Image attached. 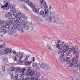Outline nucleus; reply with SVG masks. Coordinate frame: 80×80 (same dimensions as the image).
Segmentation results:
<instances>
[{
	"label": "nucleus",
	"instance_id": "obj_1",
	"mask_svg": "<svg viewBox=\"0 0 80 80\" xmlns=\"http://www.w3.org/2000/svg\"><path fill=\"white\" fill-rule=\"evenodd\" d=\"M14 23L13 22H12L11 21L9 22L8 23V26L7 27V28L9 31H12V32L14 33H16V29L17 31H19L21 33H23V28L21 27V25H20L18 27L17 26L14 24Z\"/></svg>",
	"mask_w": 80,
	"mask_h": 80
},
{
	"label": "nucleus",
	"instance_id": "obj_2",
	"mask_svg": "<svg viewBox=\"0 0 80 80\" xmlns=\"http://www.w3.org/2000/svg\"><path fill=\"white\" fill-rule=\"evenodd\" d=\"M63 43L61 44L60 45L59 44H58L56 45V47L58 48V49L59 50V52H60L61 50H62L61 51V52H62V53H65L66 52H67L68 50L71 52H72L73 50H74L75 48L74 47H72L71 48H69V46H68L66 44H64L63 46Z\"/></svg>",
	"mask_w": 80,
	"mask_h": 80
},
{
	"label": "nucleus",
	"instance_id": "obj_3",
	"mask_svg": "<svg viewBox=\"0 0 80 80\" xmlns=\"http://www.w3.org/2000/svg\"><path fill=\"white\" fill-rule=\"evenodd\" d=\"M12 15H11V18H9V20L12 21H8V22H13L14 23V24L15 25L18 27V30H19L18 29V27H19L20 25H22V23H20V22L18 21V20H21V18H19V17H17V12H14V13H12Z\"/></svg>",
	"mask_w": 80,
	"mask_h": 80
},
{
	"label": "nucleus",
	"instance_id": "obj_4",
	"mask_svg": "<svg viewBox=\"0 0 80 80\" xmlns=\"http://www.w3.org/2000/svg\"><path fill=\"white\" fill-rule=\"evenodd\" d=\"M33 67L36 68L38 70H40V68L44 69L46 70H48L50 68L48 66L45 65L44 63L40 62L39 63H33L32 65Z\"/></svg>",
	"mask_w": 80,
	"mask_h": 80
},
{
	"label": "nucleus",
	"instance_id": "obj_5",
	"mask_svg": "<svg viewBox=\"0 0 80 80\" xmlns=\"http://www.w3.org/2000/svg\"><path fill=\"white\" fill-rule=\"evenodd\" d=\"M32 25V23H29L28 22H25L24 20H23L22 22V24L21 25V27L23 28H23L25 30H28L30 29L31 31L33 30V27H30L29 26Z\"/></svg>",
	"mask_w": 80,
	"mask_h": 80
},
{
	"label": "nucleus",
	"instance_id": "obj_6",
	"mask_svg": "<svg viewBox=\"0 0 80 80\" xmlns=\"http://www.w3.org/2000/svg\"><path fill=\"white\" fill-rule=\"evenodd\" d=\"M27 76H30V77H35L34 78L31 77L30 78L31 80H38V78L40 76L37 75V71L34 72L33 71H30L27 73L26 74Z\"/></svg>",
	"mask_w": 80,
	"mask_h": 80
},
{
	"label": "nucleus",
	"instance_id": "obj_7",
	"mask_svg": "<svg viewBox=\"0 0 80 80\" xmlns=\"http://www.w3.org/2000/svg\"><path fill=\"white\" fill-rule=\"evenodd\" d=\"M4 53L5 55L8 54L9 53L10 54H11L12 53V49L11 48L9 49V48H5L4 50H1L0 51V55H3L4 54Z\"/></svg>",
	"mask_w": 80,
	"mask_h": 80
},
{
	"label": "nucleus",
	"instance_id": "obj_8",
	"mask_svg": "<svg viewBox=\"0 0 80 80\" xmlns=\"http://www.w3.org/2000/svg\"><path fill=\"white\" fill-rule=\"evenodd\" d=\"M16 15H17V17H19V18H21V20H18V22L22 20V18H23L24 20H27V17L25 16V14H22V12H16Z\"/></svg>",
	"mask_w": 80,
	"mask_h": 80
},
{
	"label": "nucleus",
	"instance_id": "obj_9",
	"mask_svg": "<svg viewBox=\"0 0 80 80\" xmlns=\"http://www.w3.org/2000/svg\"><path fill=\"white\" fill-rule=\"evenodd\" d=\"M69 59L70 58L68 57L65 58H61V60L65 62H67V64L68 65L70 64V67H72L73 66V63L72 62V61H71V60H70Z\"/></svg>",
	"mask_w": 80,
	"mask_h": 80
},
{
	"label": "nucleus",
	"instance_id": "obj_10",
	"mask_svg": "<svg viewBox=\"0 0 80 80\" xmlns=\"http://www.w3.org/2000/svg\"><path fill=\"white\" fill-rule=\"evenodd\" d=\"M8 5H9V8L10 7V9H11V12L12 13H17L18 12L17 11V10H16V9L14 7V6H13V5H10L9 4H8Z\"/></svg>",
	"mask_w": 80,
	"mask_h": 80
},
{
	"label": "nucleus",
	"instance_id": "obj_11",
	"mask_svg": "<svg viewBox=\"0 0 80 80\" xmlns=\"http://www.w3.org/2000/svg\"><path fill=\"white\" fill-rule=\"evenodd\" d=\"M8 3H6V4L5 5V6H1V8L2 9H3V10H5L4 8H6V10H9V5H8Z\"/></svg>",
	"mask_w": 80,
	"mask_h": 80
},
{
	"label": "nucleus",
	"instance_id": "obj_12",
	"mask_svg": "<svg viewBox=\"0 0 80 80\" xmlns=\"http://www.w3.org/2000/svg\"><path fill=\"white\" fill-rule=\"evenodd\" d=\"M8 21H6V24H5V25H3L2 26V29H3V28H8Z\"/></svg>",
	"mask_w": 80,
	"mask_h": 80
},
{
	"label": "nucleus",
	"instance_id": "obj_13",
	"mask_svg": "<svg viewBox=\"0 0 80 80\" xmlns=\"http://www.w3.org/2000/svg\"><path fill=\"white\" fill-rule=\"evenodd\" d=\"M23 53L18 52V56L20 57L19 60H20L23 58Z\"/></svg>",
	"mask_w": 80,
	"mask_h": 80
},
{
	"label": "nucleus",
	"instance_id": "obj_14",
	"mask_svg": "<svg viewBox=\"0 0 80 80\" xmlns=\"http://www.w3.org/2000/svg\"><path fill=\"white\" fill-rule=\"evenodd\" d=\"M24 63L25 64V65H26V66H29L30 64L32 63V62L30 61H24Z\"/></svg>",
	"mask_w": 80,
	"mask_h": 80
},
{
	"label": "nucleus",
	"instance_id": "obj_15",
	"mask_svg": "<svg viewBox=\"0 0 80 80\" xmlns=\"http://www.w3.org/2000/svg\"><path fill=\"white\" fill-rule=\"evenodd\" d=\"M15 71H17L18 72H19V73H21V72H22V68H15Z\"/></svg>",
	"mask_w": 80,
	"mask_h": 80
},
{
	"label": "nucleus",
	"instance_id": "obj_16",
	"mask_svg": "<svg viewBox=\"0 0 80 80\" xmlns=\"http://www.w3.org/2000/svg\"><path fill=\"white\" fill-rule=\"evenodd\" d=\"M3 32L4 34L7 33V31L5 30V29H3L2 28H0V33H2Z\"/></svg>",
	"mask_w": 80,
	"mask_h": 80
},
{
	"label": "nucleus",
	"instance_id": "obj_17",
	"mask_svg": "<svg viewBox=\"0 0 80 80\" xmlns=\"http://www.w3.org/2000/svg\"><path fill=\"white\" fill-rule=\"evenodd\" d=\"M28 5H29V6H30L31 7H33V8H35V5H33V4L32 3V2H28Z\"/></svg>",
	"mask_w": 80,
	"mask_h": 80
},
{
	"label": "nucleus",
	"instance_id": "obj_18",
	"mask_svg": "<svg viewBox=\"0 0 80 80\" xmlns=\"http://www.w3.org/2000/svg\"><path fill=\"white\" fill-rule=\"evenodd\" d=\"M40 1L41 2V5H42L43 6H45L47 5L45 1L43 0H40Z\"/></svg>",
	"mask_w": 80,
	"mask_h": 80
},
{
	"label": "nucleus",
	"instance_id": "obj_19",
	"mask_svg": "<svg viewBox=\"0 0 80 80\" xmlns=\"http://www.w3.org/2000/svg\"><path fill=\"white\" fill-rule=\"evenodd\" d=\"M22 7L23 8H24V9H25L26 10H28V8L27 7L25 6V4L23 3L22 4Z\"/></svg>",
	"mask_w": 80,
	"mask_h": 80
},
{
	"label": "nucleus",
	"instance_id": "obj_20",
	"mask_svg": "<svg viewBox=\"0 0 80 80\" xmlns=\"http://www.w3.org/2000/svg\"><path fill=\"white\" fill-rule=\"evenodd\" d=\"M45 15H47V14L49 15H50V14H51V11L48 10L45 12Z\"/></svg>",
	"mask_w": 80,
	"mask_h": 80
},
{
	"label": "nucleus",
	"instance_id": "obj_21",
	"mask_svg": "<svg viewBox=\"0 0 80 80\" xmlns=\"http://www.w3.org/2000/svg\"><path fill=\"white\" fill-rule=\"evenodd\" d=\"M77 63H78V62H76V63H75V64H73V65H74V67H78V68L80 67V63H79L78 65H77Z\"/></svg>",
	"mask_w": 80,
	"mask_h": 80
},
{
	"label": "nucleus",
	"instance_id": "obj_22",
	"mask_svg": "<svg viewBox=\"0 0 80 80\" xmlns=\"http://www.w3.org/2000/svg\"><path fill=\"white\" fill-rule=\"evenodd\" d=\"M79 57V55H78V54H76L75 56V59H76V62H78V58Z\"/></svg>",
	"mask_w": 80,
	"mask_h": 80
},
{
	"label": "nucleus",
	"instance_id": "obj_23",
	"mask_svg": "<svg viewBox=\"0 0 80 80\" xmlns=\"http://www.w3.org/2000/svg\"><path fill=\"white\" fill-rule=\"evenodd\" d=\"M8 34L9 35H12L13 34L16 33H14L12 32V31H8Z\"/></svg>",
	"mask_w": 80,
	"mask_h": 80
},
{
	"label": "nucleus",
	"instance_id": "obj_24",
	"mask_svg": "<svg viewBox=\"0 0 80 80\" xmlns=\"http://www.w3.org/2000/svg\"><path fill=\"white\" fill-rule=\"evenodd\" d=\"M33 11L34 12H37V13H38L39 12V10L38 9H37L36 8H33Z\"/></svg>",
	"mask_w": 80,
	"mask_h": 80
},
{
	"label": "nucleus",
	"instance_id": "obj_25",
	"mask_svg": "<svg viewBox=\"0 0 80 80\" xmlns=\"http://www.w3.org/2000/svg\"><path fill=\"white\" fill-rule=\"evenodd\" d=\"M15 68H14V67H11L10 68L9 70L10 72H12L14 70V69L15 70Z\"/></svg>",
	"mask_w": 80,
	"mask_h": 80
},
{
	"label": "nucleus",
	"instance_id": "obj_26",
	"mask_svg": "<svg viewBox=\"0 0 80 80\" xmlns=\"http://www.w3.org/2000/svg\"><path fill=\"white\" fill-rule=\"evenodd\" d=\"M0 24L1 25H4V24H6V21H2L0 22Z\"/></svg>",
	"mask_w": 80,
	"mask_h": 80
},
{
	"label": "nucleus",
	"instance_id": "obj_27",
	"mask_svg": "<svg viewBox=\"0 0 80 80\" xmlns=\"http://www.w3.org/2000/svg\"><path fill=\"white\" fill-rule=\"evenodd\" d=\"M3 48H5V45L4 44H3L2 45L0 46V48H1V49H2Z\"/></svg>",
	"mask_w": 80,
	"mask_h": 80
},
{
	"label": "nucleus",
	"instance_id": "obj_28",
	"mask_svg": "<svg viewBox=\"0 0 80 80\" xmlns=\"http://www.w3.org/2000/svg\"><path fill=\"white\" fill-rule=\"evenodd\" d=\"M12 13H13V12H11V11H10V12H9L8 14V17H10L11 16H12Z\"/></svg>",
	"mask_w": 80,
	"mask_h": 80
},
{
	"label": "nucleus",
	"instance_id": "obj_29",
	"mask_svg": "<svg viewBox=\"0 0 80 80\" xmlns=\"http://www.w3.org/2000/svg\"><path fill=\"white\" fill-rule=\"evenodd\" d=\"M75 58H72V62H76V63H77V61H76V60H75Z\"/></svg>",
	"mask_w": 80,
	"mask_h": 80
},
{
	"label": "nucleus",
	"instance_id": "obj_30",
	"mask_svg": "<svg viewBox=\"0 0 80 80\" xmlns=\"http://www.w3.org/2000/svg\"><path fill=\"white\" fill-rule=\"evenodd\" d=\"M40 15H42L43 14H44V11H41L39 13Z\"/></svg>",
	"mask_w": 80,
	"mask_h": 80
},
{
	"label": "nucleus",
	"instance_id": "obj_31",
	"mask_svg": "<svg viewBox=\"0 0 80 80\" xmlns=\"http://www.w3.org/2000/svg\"><path fill=\"white\" fill-rule=\"evenodd\" d=\"M63 53L60 54V57H64V56H65V54H64V53Z\"/></svg>",
	"mask_w": 80,
	"mask_h": 80
},
{
	"label": "nucleus",
	"instance_id": "obj_32",
	"mask_svg": "<svg viewBox=\"0 0 80 80\" xmlns=\"http://www.w3.org/2000/svg\"><path fill=\"white\" fill-rule=\"evenodd\" d=\"M48 9V6H45L44 7V10H45H45H47Z\"/></svg>",
	"mask_w": 80,
	"mask_h": 80
},
{
	"label": "nucleus",
	"instance_id": "obj_33",
	"mask_svg": "<svg viewBox=\"0 0 80 80\" xmlns=\"http://www.w3.org/2000/svg\"><path fill=\"white\" fill-rule=\"evenodd\" d=\"M25 68H23L22 71H21V73L23 74V73H24V72H25Z\"/></svg>",
	"mask_w": 80,
	"mask_h": 80
},
{
	"label": "nucleus",
	"instance_id": "obj_34",
	"mask_svg": "<svg viewBox=\"0 0 80 80\" xmlns=\"http://www.w3.org/2000/svg\"><path fill=\"white\" fill-rule=\"evenodd\" d=\"M18 76L17 74L15 76V79H16V80H18Z\"/></svg>",
	"mask_w": 80,
	"mask_h": 80
},
{
	"label": "nucleus",
	"instance_id": "obj_35",
	"mask_svg": "<svg viewBox=\"0 0 80 80\" xmlns=\"http://www.w3.org/2000/svg\"><path fill=\"white\" fill-rule=\"evenodd\" d=\"M76 53H77V51L75 50L74 51H73V54H74V55H75Z\"/></svg>",
	"mask_w": 80,
	"mask_h": 80
},
{
	"label": "nucleus",
	"instance_id": "obj_36",
	"mask_svg": "<svg viewBox=\"0 0 80 80\" xmlns=\"http://www.w3.org/2000/svg\"><path fill=\"white\" fill-rule=\"evenodd\" d=\"M74 50H78V46H76L75 47H74Z\"/></svg>",
	"mask_w": 80,
	"mask_h": 80
},
{
	"label": "nucleus",
	"instance_id": "obj_37",
	"mask_svg": "<svg viewBox=\"0 0 80 80\" xmlns=\"http://www.w3.org/2000/svg\"><path fill=\"white\" fill-rule=\"evenodd\" d=\"M30 79V78H29V77H26L24 79L25 80H28Z\"/></svg>",
	"mask_w": 80,
	"mask_h": 80
},
{
	"label": "nucleus",
	"instance_id": "obj_38",
	"mask_svg": "<svg viewBox=\"0 0 80 80\" xmlns=\"http://www.w3.org/2000/svg\"><path fill=\"white\" fill-rule=\"evenodd\" d=\"M29 2V0H24V2L26 3H28Z\"/></svg>",
	"mask_w": 80,
	"mask_h": 80
},
{
	"label": "nucleus",
	"instance_id": "obj_39",
	"mask_svg": "<svg viewBox=\"0 0 80 80\" xmlns=\"http://www.w3.org/2000/svg\"><path fill=\"white\" fill-rule=\"evenodd\" d=\"M12 53H13V54H17V53H16V51H12Z\"/></svg>",
	"mask_w": 80,
	"mask_h": 80
},
{
	"label": "nucleus",
	"instance_id": "obj_40",
	"mask_svg": "<svg viewBox=\"0 0 80 80\" xmlns=\"http://www.w3.org/2000/svg\"><path fill=\"white\" fill-rule=\"evenodd\" d=\"M49 10H52V7L51 6H50L49 7Z\"/></svg>",
	"mask_w": 80,
	"mask_h": 80
},
{
	"label": "nucleus",
	"instance_id": "obj_41",
	"mask_svg": "<svg viewBox=\"0 0 80 80\" xmlns=\"http://www.w3.org/2000/svg\"><path fill=\"white\" fill-rule=\"evenodd\" d=\"M29 57V56H26V58H25V60H27L28 59V58Z\"/></svg>",
	"mask_w": 80,
	"mask_h": 80
},
{
	"label": "nucleus",
	"instance_id": "obj_42",
	"mask_svg": "<svg viewBox=\"0 0 80 80\" xmlns=\"http://www.w3.org/2000/svg\"><path fill=\"white\" fill-rule=\"evenodd\" d=\"M32 60L33 62H35V58L33 57L32 58Z\"/></svg>",
	"mask_w": 80,
	"mask_h": 80
},
{
	"label": "nucleus",
	"instance_id": "obj_43",
	"mask_svg": "<svg viewBox=\"0 0 80 80\" xmlns=\"http://www.w3.org/2000/svg\"><path fill=\"white\" fill-rule=\"evenodd\" d=\"M22 74L21 76V77L22 78H23L24 77V75H23V74Z\"/></svg>",
	"mask_w": 80,
	"mask_h": 80
},
{
	"label": "nucleus",
	"instance_id": "obj_44",
	"mask_svg": "<svg viewBox=\"0 0 80 80\" xmlns=\"http://www.w3.org/2000/svg\"><path fill=\"white\" fill-rule=\"evenodd\" d=\"M5 67H2V70L3 71H5Z\"/></svg>",
	"mask_w": 80,
	"mask_h": 80
},
{
	"label": "nucleus",
	"instance_id": "obj_45",
	"mask_svg": "<svg viewBox=\"0 0 80 80\" xmlns=\"http://www.w3.org/2000/svg\"><path fill=\"white\" fill-rule=\"evenodd\" d=\"M48 49L50 50V51H52V50H53V49H52V48H49Z\"/></svg>",
	"mask_w": 80,
	"mask_h": 80
},
{
	"label": "nucleus",
	"instance_id": "obj_46",
	"mask_svg": "<svg viewBox=\"0 0 80 80\" xmlns=\"http://www.w3.org/2000/svg\"><path fill=\"white\" fill-rule=\"evenodd\" d=\"M40 22H43V21L42 20V19L38 20Z\"/></svg>",
	"mask_w": 80,
	"mask_h": 80
},
{
	"label": "nucleus",
	"instance_id": "obj_47",
	"mask_svg": "<svg viewBox=\"0 0 80 80\" xmlns=\"http://www.w3.org/2000/svg\"><path fill=\"white\" fill-rule=\"evenodd\" d=\"M66 55H67V56H69V53H68V52H66Z\"/></svg>",
	"mask_w": 80,
	"mask_h": 80
},
{
	"label": "nucleus",
	"instance_id": "obj_48",
	"mask_svg": "<svg viewBox=\"0 0 80 80\" xmlns=\"http://www.w3.org/2000/svg\"><path fill=\"white\" fill-rule=\"evenodd\" d=\"M57 43H60V40H59L58 41Z\"/></svg>",
	"mask_w": 80,
	"mask_h": 80
},
{
	"label": "nucleus",
	"instance_id": "obj_49",
	"mask_svg": "<svg viewBox=\"0 0 80 80\" xmlns=\"http://www.w3.org/2000/svg\"><path fill=\"white\" fill-rule=\"evenodd\" d=\"M19 62L20 63H22L23 62L22 61H19Z\"/></svg>",
	"mask_w": 80,
	"mask_h": 80
},
{
	"label": "nucleus",
	"instance_id": "obj_50",
	"mask_svg": "<svg viewBox=\"0 0 80 80\" xmlns=\"http://www.w3.org/2000/svg\"><path fill=\"white\" fill-rule=\"evenodd\" d=\"M24 0H17L18 2H20V1H21V2H23Z\"/></svg>",
	"mask_w": 80,
	"mask_h": 80
},
{
	"label": "nucleus",
	"instance_id": "obj_51",
	"mask_svg": "<svg viewBox=\"0 0 80 80\" xmlns=\"http://www.w3.org/2000/svg\"><path fill=\"white\" fill-rule=\"evenodd\" d=\"M17 60V57H15V59H14V61H16Z\"/></svg>",
	"mask_w": 80,
	"mask_h": 80
},
{
	"label": "nucleus",
	"instance_id": "obj_52",
	"mask_svg": "<svg viewBox=\"0 0 80 80\" xmlns=\"http://www.w3.org/2000/svg\"><path fill=\"white\" fill-rule=\"evenodd\" d=\"M77 53L78 54L79 53H80V51H78V52H77Z\"/></svg>",
	"mask_w": 80,
	"mask_h": 80
},
{
	"label": "nucleus",
	"instance_id": "obj_53",
	"mask_svg": "<svg viewBox=\"0 0 80 80\" xmlns=\"http://www.w3.org/2000/svg\"><path fill=\"white\" fill-rule=\"evenodd\" d=\"M5 17H8V15L6 14L5 15Z\"/></svg>",
	"mask_w": 80,
	"mask_h": 80
},
{
	"label": "nucleus",
	"instance_id": "obj_54",
	"mask_svg": "<svg viewBox=\"0 0 80 80\" xmlns=\"http://www.w3.org/2000/svg\"><path fill=\"white\" fill-rule=\"evenodd\" d=\"M60 53H61V52H60L59 53V54H60Z\"/></svg>",
	"mask_w": 80,
	"mask_h": 80
}]
</instances>
